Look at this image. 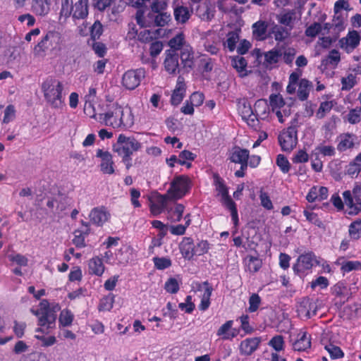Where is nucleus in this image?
I'll use <instances>...</instances> for the list:
<instances>
[{
    "instance_id": "6ab92c4d",
    "label": "nucleus",
    "mask_w": 361,
    "mask_h": 361,
    "mask_svg": "<svg viewBox=\"0 0 361 361\" xmlns=\"http://www.w3.org/2000/svg\"><path fill=\"white\" fill-rule=\"evenodd\" d=\"M238 111L242 118L251 127H255L258 123L257 115L254 113L251 104L247 101L240 103Z\"/></svg>"
},
{
    "instance_id": "5701e85b",
    "label": "nucleus",
    "mask_w": 361,
    "mask_h": 361,
    "mask_svg": "<svg viewBox=\"0 0 361 361\" xmlns=\"http://www.w3.org/2000/svg\"><path fill=\"white\" fill-rule=\"evenodd\" d=\"M149 0H130L133 6L137 8L135 13L137 23L142 27L150 26V23L145 20V11L146 8L145 2Z\"/></svg>"
},
{
    "instance_id": "c85d7f7f",
    "label": "nucleus",
    "mask_w": 361,
    "mask_h": 361,
    "mask_svg": "<svg viewBox=\"0 0 361 361\" xmlns=\"http://www.w3.org/2000/svg\"><path fill=\"white\" fill-rule=\"evenodd\" d=\"M88 270L91 275L102 276L105 270L102 259L97 256L91 258L88 262Z\"/></svg>"
},
{
    "instance_id": "f03ea898",
    "label": "nucleus",
    "mask_w": 361,
    "mask_h": 361,
    "mask_svg": "<svg viewBox=\"0 0 361 361\" xmlns=\"http://www.w3.org/2000/svg\"><path fill=\"white\" fill-rule=\"evenodd\" d=\"M141 148L142 143L134 136H126L124 134H120L112 146L113 151L121 158L128 170L133 166V154Z\"/></svg>"
},
{
    "instance_id": "603ef678",
    "label": "nucleus",
    "mask_w": 361,
    "mask_h": 361,
    "mask_svg": "<svg viewBox=\"0 0 361 361\" xmlns=\"http://www.w3.org/2000/svg\"><path fill=\"white\" fill-rule=\"evenodd\" d=\"M73 0H61V8L60 11V18H68L73 14Z\"/></svg>"
},
{
    "instance_id": "1a4fd4ad",
    "label": "nucleus",
    "mask_w": 361,
    "mask_h": 361,
    "mask_svg": "<svg viewBox=\"0 0 361 361\" xmlns=\"http://www.w3.org/2000/svg\"><path fill=\"white\" fill-rule=\"evenodd\" d=\"M32 312L38 316V326H39L36 331L42 333H48L50 329L55 326L56 315L50 308H44L42 312L34 311Z\"/></svg>"
},
{
    "instance_id": "f8f14e48",
    "label": "nucleus",
    "mask_w": 361,
    "mask_h": 361,
    "mask_svg": "<svg viewBox=\"0 0 361 361\" xmlns=\"http://www.w3.org/2000/svg\"><path fill=\"white\" fill-rule=\"evenodd\" d=\"M164 71L169 75H176L183 70L179 62V54L173 50H166L163 62Z\"/></svg>"
},
{
    "instance_id": "c03bdc74",
    "label": "nucleus",
    "mask_w": 361,
    "mask_h": 361,
    "mask_svg": "<svg viewBox=\"0 0 361 361\" xmlns=\"http://www.w3.org/2000/svg\"><path fill=\"white\" fill-rule=\"evenodd\" d=\"M74 319V314L71 310L66 308L61 311L59 318V322L62 326H71Z\"/></svg>"
},
{
    "instance_id": "c9c22d12",
    "label": "nucleus",
    "mask_w": 361,
    "mask_h": 361,
    "mask_svg": "<svg viewBox=\"0 0 361 361\" xmlns=\"http://www.w3.org/2000/svg\"><path fill=\"white\" fill-rule=\"evenodd\" d=\"M167 197L165 195H159L156 202H151L149 204V210L153 216H157L161 214L166 206Z\"/></svg>"
},
{
    "instance_id": "72a5a7b5",
    "label": "nucleus",
    "mask_w": 361,
    "mask_h": 361,
    "mask_svg": "<svg viewBox=\"0 0 361 361\" xmlns=\"http://www.w3.org/2000/svg\"><path fill=\"white\" fill-rule=\"evenodd\" d=\"M245 270L251 274H255L259 271L262 266V261L258 257L247 255L243 260Z\"/></svg>"
},
{
    "instance_id": "7ed1b4c3",
    "label": "nucleus",
    "mask_w": 361,
    "mask_h": 361,
    "mask_svg": "<svg viewBox=\"0 0 361 361\" xmlns=\"http://www.w3.org/2000/svg\"><path fill=\"white\" fill-rule=\"evenodd\" d=\"M41 90L47 104L55 109H62L65 106L62 82L54 77L47 78L41 85Z\"/></svg>"
},
{
    "instance_id": "a878e982",
    "label": "nucleus",
    "mask_w": 361,
    "mask_h": 361,
    "mask_svg": "<svg viewBox=\"0 0 361 361\" xmlns=\"http://www.w3.org/2000/svg\"><path fill=\"white\" fill-rule=\"evenodd\" d=\"M88 16V0H78L73 4L71 17L74 20L85 19Z\"/></svg>"
},
{
    "instance_id": "13d9d810",
    "label": "nucleus",
    "mask_w": 361,
    "mask_h": 361,
    "mask_svg": "<svg viewBox=\"0 0 361 361\" xmlns=\"http://www.w3.org/2000/svg\"><path fill=\"white\" fill-rule=\"evenodd\" d=\"M152 261L154 264V267L158 270H164L169 267H170L172 264V262L169 257H154L152 259Z\"/></svg>"
},
{
    "instance_id": "bf43d9fd",
    "label": "nucleus",
    "mask_w": 361,
    "mask_h": 361,
    "mask_svg": "<svg viewBox=\"0 0 361 361\" xmlns=\"http://www.w3.org/2000/svg\"><path fill=\"white\" fill-rule=\"evenodd\" d=\"M233 320H228L223 324L217 330L216 335L224 341H228V335L231 331V326L233 325Z\"/></svg>"
},
{
    "instance_id": "39448f33",
    "label": "nucleus",
    "mask_w": 361,
    "mask_h": 361,
    "mask_svg": "<svg viewBox=\"0 0 361 361\" xmlns=\"http://www.w3.org/2000/svg\"><path fill=\"white\" fill-rule=\"evenodd\" d=\"M192 186V180L188 176H176L170 183L167 194L172 200H180L190 192Z\"/></svg>"
},
{
    "instance_id": "20e7f679",
    "label": "nucleus",
    "mask_w": 361,
    "mask_h": 361,
    "mask_svg": "<svg viewBox=\"0 0 361 361\" xmlns=\"http://www.w3.org/2000/svg\"><path fill=\"white\" fill-rule=\"evenodd\" d=\"M63 44L62 35L56 30H49L43 35L39 42L35 46L33 54L37 57H44L48 52L61 50Z\"/></svg>"
},
{
    "instance_id": "a19ab883",
    "label": "nucleus",
    "mask_w": 361,
    "mask_h": 361,
    "mask_svg": "<svg viewBox=\"0 0 361 361\" xmlns=\"http://www.w3.org/2000/svg\"><path fill=\"white\" fill-rule=\"evenodd\" d=\"M264 63L268 65L277 63L281 59V48H274L264 54Z\"/></svg>"
},
{
    "instance_id": "6e6552de",
    "label": "nucleus",
    "mask_w": 361,
    "mask_h": 361,
    "mask_svg": "<svg viewBox=\"0 0 361 361\" xmlns=\"http://www.w3.org/2000/svg\"><path fill=\"white\" fill-rule=\"evenodd\" d=\"M317 262L316 256L313 252H307L298 256L293 265L295 275L304 278L312 271L314 264Z\"/></svg>"
},
{
    "instance_id": "69168bd1",
    "label": "nucleus",
    "mask_w": 361,
    "mask_h": 361,
    "mask_svg": "<svg viewBox=\"0 0 361 361\" xmlns=\"http://www.w3.org/2000/svg\"><path fill=\"white\" fill-rule=\"evenodd\" d=\"M179 283L175 278H169L164 284V289L166 292L175 294L179 290Z\"/></svg>"
},
{
    "instance_id": "58836bf2",
    "label": "nucleus",
    "mask_w": 361,
    "mask_h": 361,
    "mask_svg": "<svg viewBox=\"0 0 361 361\" xmlns=\"http://www.w3.org/2000/svg\"><path fill=\"white\" fill-rule=\"evenodd\" d=\"M231 65L237 71L240 77H244L247 75L246 70L247 62L244 57L240 56L232 57Z\"/></svg>"
},
{
    "instance_id": "8fccbe9b",
    "label": "nucleus",
    "mask_w": 361,
    "mask_h": 361,
    "mask_svg": "<svg viewBox=\"0 0 361 361\" xmlns=\"http://www.w3.org/2000/svg\"><path fill=\"white\" fill-rule=\"evenodd\" d=\"M341 90L344 91L350 90L357 84L356 75L349 73L346 77H343L341 80Z\"/></svg>"
},
{
    "instance_id": "a18cd8bd",
    "label": "nucleus",
    "mask_w": 361,
    "mask_h": 361,
    "mask_svg": "<svg viewBox=\"0 0 361 361\" xmlns=\"http://www.w3.org/2000/svg\"><path fill=\"white\" fill-rule=\"evenodd\" d=\"M324 349L329 353L333 360L341 359L344 357V353L341 348L331 342L324 344Z\"/></svg>"
},
{
    "instance_id": "7c9ffc66",
    "label": "nucleus",
    "mask_w": 361,
    "mask_h": 361,
    "mask_svg": "<svg viewBox=\"0 0 361 361\" xmlns=\"http://www.w3.org/2000/svg\"><path fill=\"white\" fill-rule=\"evenodd\" d=\"M268 25L267 22L258 20L252 26V36L257 41H262L267 39Z\"/></svg>"
},
{
    "instance_id": "b1692460",
    "label": "nucleus",
    "mask_w": 361,
    "mask_h": 361,
    "mask_svg": "<svg viewBox=\"0 0 361 361\" xmlns=\"http://www.w3.org/2000/svg\"><path fill=\"white\" fill-rule=\"evenodd\" d=\"M185 83L184 78L178 76L176 87L171 97V103L172 105L177 106L183 101L185 93Z\"/></svg>"
},
{
    "instance_id": "5fc2aeb1",
    "label": "nucleus",
    "mask_w": 361,
    "mask_h": 361,
    "mask_svg": "<svg viewBox=\"0 0 361 361\" xmlns=\"http://www.w3.org/2000/svg\"><path fill=\"white\" fill-rule=\"evenodd\" d=\"M268 344L275 350L276 353L282 351L285 348L283 336L281 335H276L271 338Z\"/></svg>"
},
{
    "instance_id": "bb28decb",
    "label": "nucleus",
    "mask_w": 361,
    "mask_h": 361,
    "mask_svg": "<svg viewBox=\"0 0 361 361\" xmlns=\"http://www.w3.org/2000/svg\"><path fill=\"white\" fill-rule=\"evenodd\" d=\"M90 221L97 226H102L107 221L109 214L105 211L104 207H94L89 214Z\"/></svg>"
},
{
    "instance_id": "e2e57ef3",
    "label": "nucleus",
    "mask_w": 361,
    "mask_h": 361,
    "mask_svg": "<svg viewBox=\"0 0 361 361\" xmlns=\"http://www.w3.org/2000/svg\"><path fill=\"white\" fill-rule=\"evenodd\" d=\"M197 157V154L187 149L181 151L178 154V164L183 166L186 161H193Z\"/></svg>"
},
{
    "instance_id": "c756f323",
    "label": "nucleus",
    "mask_w": 361,
    "mask_h": 361,
    "mask_svg": "<svg viewBox=\"0 0 361 361\" xmlns=\"http://www.w3.org/2000/svg\"><path fill=\"white\" fill-rule=\"evenodd\" d=\"M50 0H32V11L37 16H44L50 11Z\"/></svg>"
},
{
    "instance_id": "aec40b11",
    "label": "nucleus",
    "mask_w": 361,
    "mask_h": 361,
    "mask_svg": "<svg viewBox=\"0 0 361 361\" xmlns=\"http://www.w3.org/2000/svg\"><path fill=\"white\" fill-rule=\"evenodd\" d=\"M182 68L185 72H190L194 67V51L190 45H186L180 51Z\"/></svg>"
},
{
    "instance_id": "dca6fc26",
    "label": "nucleus",
    "mask_w": 361,
    "mask_h": 361,
    "mask_svg": "<svg viewBox=\"0 0 361 361\" xmlns=\"http://www.w3.org/2000/svg\"><path fill=\"white\" fill-rule=\"evenodd\" d=\"M173 16L178 23L184 24L190 18L192 11L182 4V0H173Z\"/></svg>"
},
{
    "instance_id": "473e14b6",
    "label": "nucleus",
    "mask_w": 361,
    "mask_h": 361,
    "mask_svg": "<svg viewBox=\"0 0 361 361\" xmlns=\"http://www.w3.org/2000/svg\"><path fill=\"white\" fill-rule=\"evenodd\" d=\"M313 87V84L311 81L308 80L306 78H302L300 80L298 83V97L300 101H306L310 94V90Z\"/></svg>"
},
{
    "instance_id": "0e129e2a",
    "label": "nucleus",
    "mask_w": 361,
    "mask_h": 361,
    "mask_svg": "<svg viewBox=\"0 0 361 361\" xmlns=\"http://www.w3.org/2000/svg\"><path fill=\"white\" fill-rule=\"evenodd\" d=\"M261 301V298L257 293H252L249 298L247 311L250 313L256 312L259 309Z\"/></svg>"
},
{
    "instance_id": "4468645a",
    "label": "nucleus",
    "mask_w": 361,
    "mask_h": 361,
    "mask_svg": "<svg viewBox=\"0 0 361 361\" xmlns=\"http://www.w3.org/2000/svg\"><path fill=\"white\" fill-rule=\"evenodd\" d=\"M213 185L218 195L221 196V202L222 204L233 200L229 195V188L226 185L225 180L218 173L212 174Z\"/></svg>"
},
{
    "instance_id": "4d7b16f0",
    "label": "nucleus",
    "mask_w": 361,
    "mask_h": 361,
    "mask_svg": "<svg viewBox=\"0 0 361 361\" xmlns=\"http://www.w3.org/2000/svg\"><path fill=\"white\" fill-rule=\"evenodd\" d=\"M171 14L167 12L157 13L154 16V23L157 27H164L171 21Z\"/></svg>"
},
{
    "instance_id": "79ce46f5",
    "label": "nucleus",
    "mask_w": 361,
    "mask_h": 361,
    "mask_svg": "<svg viewBox=\"0 0 361 361\" xmlns=\"http://www.w3.org/2000/svg\"><path fill=\"white\" fill-rule=\"evenodd\" d=\"M225 208L228 209L231 212V220L235 227V231L233 232V235H234L238 230V226L239 225V217L238 213L237 205L235 202L232 200L226 204H222Z\"/></svg>"
},
{
    "instance_id": "37998d69",
    "label": "nucleus",
    "mask_w": 361,
    "mask_h": 361,
    "mask_svg": "<svg viewBox=\"0 0 361 361\" xmlns=\"http://www.w3.org/2000/svg\"><path fill=\"white\" fill-rule=\"evenodd\" d=\"M312 209L313 207L309 206L307 209L303 210V214L305 216L306 220L318 228H322L324 226L322 221L317 213L312 212Z\"/></svg>"
},
{
    "instance_id": "3c124183",
    "label": "nucleus",
    "mask_w": 361,
    "mask_h": 361,
    "mask_svg": "<svg viewBox=\"0 0 361 361\" xmlns=\"http://www.w3.org/2000/svg\"><path fill=\"white\" fill-rule=\"evenodd\" d=\"M345 20L346 16H344L343 13H335L333 16L332 23L334 25V30L339 33L341 31H343L345 28Z\"/></svg>"
},
{
    "instance_id": "ea45409f",
    "label": "nucleus",
    "mask_w": 361,
    "mask_h": 361,
    "mask_svg": "<svg viewBox=\"0 0 361 361\" xmlns=\"http://www.w3.org/2000/svg\"><path fill=\"white\" fill-rule=\"evenodd\" d=\"M186 45L185 35L183 32H180L169 41V46L170 47L169 50H173L175 53H178V51H180Z\"/></svg>"
},
{
    "instance_id": "680f3d73",
    "label": "nucleus",
    "mask_w": 361,
    "mask_h": 361,
    "mask_svg": "<svg viewBox=\"0 0 361 361\" xmlns=\"http://www.w3.org/2000/svg\"><path fill=\"white\" fill-rule=\"evenodd\" d=\"M347 121L350 124H356L361 121V106H357L349 111L347 114Z\"/></svg>"
},
{
    "instance_id": "393cba45",
    "label": "nucleus",
    "mask_w": 361,
    "mask_h": 361,
    "mask_svg": "<svg viewBox=\"0 0 361 361\" xmlns=\"http://www.w3.org/2000/svg\"><path fill=\"white\" fill-rule=\"evenodd\" d=\"M269 102L272 112L275 113L279 121L281 123H283L284 122V119H283V114L281 109L285 106V101L283 98L279 94H272L269 97Z\"/></svg>"
},
{
    "instance_id": "de8ad7c7",
    "label": "nucleus",
    "mask_w": 361,
    "mask_h": 361,
    "mask_svg": "<svg viewBox=\"0 0 361 361\" xmlns=\"http://www.w3.org/2000/svg\"><path fill=\"white\" fill-rule=\"evenodd\" d=\"M115 299V295L113 293H109V295L103 297L98 305L99 311H110L114 305Z\"/></svg>"
},
{
    "instance_id": "423d86ee",
    "label": "nucleus",
    "mask_w": 361,
    "mask_h": 361,
    "mask_svg": "<svg viewBox=\"0 0 361 361\" xmlns=\"http://www.w3.org/2000/svg\"><path fill=\"white\" fill-rule=\"evenodd\" d=\"M298 121L294 119L291 126L283 129L278 136V141L283 152H290L298 144Z\"/></svg>"
},
{
    "instance_id": "f3484780",
    "label": "nucleus",
    "mask_w": 361,
    "mask_h": 361,
    "mask_svg": "<svg viewBox=\"0 0 361 361\" xmlns=\"http://www.w3.org/2000/svg\"><path fill=\"white\" fill-rule=\"evenodd\" d=\"M96 156L101 159V163L99 165L100 171L104 174H113L115 170L112 154L108 151H104L102 149H98L96 152Z\"/></svg>"
},
{
    "instance_id": "09e8293b",
    "label": "nucleus",
    "mask_w": 361,
    "mask_h": 361,
    "mask_svg": "<svg viewBox=\"0 0 361 361\" xmlns=\"http://www.w3.org/2000/svg\"><path fill=\"white\" fill-rule=\"evenodd\" d=\"M239 33L237 30L228 32L226 41L224 42V46L226 47L230 51H233L236 48V44L239 40Z\"/></svg>"
},
{
    "instance_id": "4c0bfd02",
    "label": "nucleus",
    "mask_w": 361,
    "mask_h": 361,
    "mask_svg": "<svg viewBox=\"0 0 361 361\" xmlns=\"http://www.w3.org/2000/svg\"><path fill=\"white\" fill-rule=\"evenodd\" d=\"M290 28L279 25H274L270 30V34L273 35L276 41L283 42L290 36Z\"/></svg>"
},
{
    "instance_id": "052dcab7",
    "label": "nucleus",
    "mask_w": 361,
    "mask_h": 361,
    "mask_svg": "<svg viewBox=\"0 0 361 361\" xmlns=\"http://www.w3.org/2000/svg\"><path fill=\"white\" fill-rule=\"evenodd\" d=\"M276 164L283 173H287L290 169V164L287 157L283 154H278Z\"/></svg>"
},
{
    "instance_id": "e433bc0d",
    "label": "nucleus",
    "mask_w": 361,
    "mask_h": 361,
    "mask_svg": "<svg viewBox=\"0 0 361 361\" xmlns=\"http://www.w3.org/2000/svg\"><path fill=\"white\" fill-rule=\"evenodd\" d=\"M204 284L207 288L201 296V301L198 305L199 310L202 312L206 311L209 307L211 304L210 298L213 291L212 286L207 281H204Z\"/></svg>"
},
{
    "instance_id": "864d4df0",
    "label": "nucleus",
    "mask_w": 361,
    "mask_h": 361,
    "mask_svg": "<svg viewBox=\"0 0 361 361\" xmlns=\"http://www.w3.org/2000/svg\"><path fill=\"white\" fill-rule=\"evenodd\" d=\"M334 106L332 101H325L320 103L319 107L316 112V117L322 119L326 114L329 113Z\"/></svg>"
},
{
    "instance_id": "49530a36",
    "label": "nucleus",
    "mask_w": 361,
    "mask_h": 361,
    "mask_svg": "<svg viewBox=\"0 0 361 361\" xmlns=\"http://www.w3.org/2000/svg\"><path fill=\"white\" fill-rule=\"evenodd\" d=\"M348 233L353 240H358L361 238V219H357L350 223L348 226Z\"/></svg>"
},
{
    "instance_id": "412c9836",
    "label": "nucleus",
    "mask_w": 361,
    "mask_h": 361,
    "mask_svg": "<svg viewBox=\"0 0 361 361\" xmlns=\"http://www.w3.org/2000/svg\"><path fill=\"white\" fill-rule=\"evenodd\" d=\"M178 248L185 259L190 260L195 255L194 240L191 237H183L178 245Z\"/></svg>"
},
{
    "instance_id": "2eb2a0df",
    "label": "nucleus",
    "mask_w": 361,
    "mask_h": 361,
    "mask_svg": "<svg viewBox=\"0 0 361 361\" xmlns=\"http://www.w3.org/2000/svg\"><path fill=\"white\" fill-rule=\"evenodd\" d=\"M331 293L334 296V303L338 307H341L350 298V289L343 282L339 281L331 288Z\"/></svg>"
},
{
    "instance_id": "6e6d98bb",
    "label": "nucleus",
    "mask_w": 361,
    "mask_h": 361,
    "mask_svg": "<svg viewBox=\"0 0 361 361\" xmlns=\"http://www.w3.org/2000/svg\"><path fill=\"white\" fill-rule=\"evenodd\" d=\"M296 55V50L293 47L281 48V59L288 65H291Z\"/></svg>"
},
{
    "instance_id": "cd10ccee",
    "label": "nucleus",
    "mask_w": 361,
    "mask_h": 361,
    "mask_svg": "<svg viewBox=\"0 0 361 361\" xmlns=\"http://www.w3.org/2000/svg\"><path fill=\"white\" fill-rule=\"evenodd\" d=\"M357 137L353 133H343L338 137V143L337 145V149L339 152H345L347 149L354 147L355 142Z\"/></svg>"
},
{
    "instance_id": "338daca9",
    "label": "nucleus",
    "mask_w": 361,
    "mask_h": 361,
    "mask_svg": "<svg viewBox=\"0 0 361 361\" xmlns=\"http://www.w3.org/2000/svg\"><path fill=\"white\" fill-rule=\"evenodd\" d=\"M279 23L283 25H285L286 27L290 28L291 30L293 27V13H285L281 14L278 18Z\"/></svg>"
},
{
    "instance_id": "f257e3e1",
    "label": "nucleus",
    "mask_w": 361,
    "mask_h": 361,
    "mask_svg": "<svg viewBox=\"0 0 361 361\" xmlns=\"http://www.w3.org/2000/svg\"><path fill=\"white\" fill-rule=\"evenodd\" d=\"M99 121L113 128L130 127L134 123L130 109H124L118 104L110 105L105 113L99 114Z\"/></svg>"
},
{
    "instance_id": "4be33fe9",
    "label": "nucleus",
    "mask_w": 361,
    "mask_h": 361,
    "mask_svg": "<svg viewBox=\"0 0 361 361\" xmlns=\"http://www.w3.org/2000/svg\"><path fill=\"white\" fill-rule=\"evenodd\" d=\"M261 339L259 337L247 338L242 341L239 345L240 354L251 355L259 347Z\"/></svg>"
},
{
    "instance_id": "ddd939ff",
    "label": "nucleus",
    "mask_w": 361,
    "mask_h": 361,
    "mask_svg": "<svg viewBox=\"0 0 361 361\" xmlns=\"http://www.w3.org/2000/svg\"><path fill=\"white\" fill-rule=\"evenodd\" d=\"M312 336L305 329H301L298 332L295 340H290L293 350L298 352H306L311 348Z\"/></svg>"
},
{
    "instance_id": "f704fd0d",
    "label": "nucleus",
    "mask_w": 361,
    "mask_h": 361,
    "mask_svg": "<svg viewBox=\"0 0 361 361\" xmlns=\"http://www.w3.org/2000/svg\"><path fill=\"white\" fill-rule=\"evenodd\" d=\"M230 159L232 162L235 164L248 161L249 150L247 149H243L238 146H235L232 149Z\"/></svg>"
},
{
    "instance_id": "9b49d317",
    "label": "nucleus",
    "mask_w": 361,
    "mask_h": 361,
    "mask_svg": "<svg viewBox=\"0 0 361 361\" xmlns=\"http://www.w3.org/2000/svg\"><path fill=\"white\" fill-rule=\"evenodd\" d=\"M318 305L317 302L309 297L301 299L297 305L298 317L303 320H307L317 314Z\"/></svg>"
},
{
    "instance_id": "774afa93",
    "label": "nucleus",
    "mask_w": 361,
    "mask_h": 361,
    "mask_svg": "<svg viewBox=\"0 0 361 361\" xmlns=\"http://www.w3.org/2000/svg\"><path fill=\"white\" fill-rule=\"evenodd\" d=\"M341 269L344 273H348L353 270L361 269V262L359 261H347L342 264Z\"/></svg>"
},
{
    "instance_id": "0eeeda50",
    "label": "nucleus",
    "mask_w": 361,
    "mask_h": 361,
    "mask_svg": "<svg viewBox=\"0 0 361 361\" xmlns=\"http://www.w3.org/2000/svg\"><path fill=\"white\" fill-rule=\"evenodd\" d=\"M343 197L348 214L357 215L361 212V185L356 184L352 191H344Z\"/></svg>"
},
{
    "instance_id": "2f4dec72",
    "label": "nucleus",
    "mask_w": 361,
    "mask_h": 361,
    "mask_svg": "<svg viewBox=\"0 0 361 361\" xmlns=\"http://www.w3.org/2000/svg\"><path fill=\"white\" fill-rule=\"evenodd\" d=\"M214 6L208 0L199 5L197 8L198 16L203 20H211L214 16Z\"/></svg>"
},
{
    "instance_id": "9d476101",
    "label": "nucleus",
    "mask_w": 361,
    "mask_h": 361,
    "mask_svg": "<svg viewBox=\"0 0 361 361\" xmlns=\"http://www.w3.org/2000/svg\"><path fill=\"white\" fill-rule=\"evenodd\" d=\"M145 77L144 68L130 69L126 71L122 77L123 86L129 90L137 87Z\"/></svg>"
},
{
    "instance_id": "a211bd4d",
    "label": "nucleus",
    "mask_w": 361,
    "mask_h": 361,
    "mask_svg": "<svg viewBox=\"0 0 361 361\" xmlns=\"http://www.w3.org/2000/svg\"><path fill=\"white\" fill-rule=\"evenodd\" d=\"M360 39L357 31L354 30L349 31L346 37L339 40L340 47L348 53L351 52L360 44Z\"/></svg>"
}]
</instances>
